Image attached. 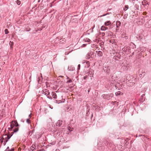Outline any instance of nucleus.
<instances>
[{"label": "nucleus", "instance_id": "1", "mask_svg": "<svg viewBox=\"0 0 151 151\" xmlns=\"http://www.w3.org/2000/svg\"><path fill=\"white\" fill-rule=\"evenodd\" d=\"M126 80L129 82L128 85L132 86L135 84V78L132 76L128 75L126 77Z\"/></svg>", "mask_w": 151, "mask_h": 151}, {"label": "nucleus", "instance_id": "2", "mask_svg": "<svg viewBox=\"0 0 151 151\" xmlns=\"http://www.w3.org/2000/svg\"><path fill=\"white\" fill-rule=\"evenodd\" d=\"M104 143L108 147H111L113 146L112 142L110 140H109V139H107L105 141Z\"/></svg>", "mask_w": 151, "mask_h": 151}, {"label": "nucleus", "instance_id": "3", "mask_svg": "<svg viewBox=\"0 0 151 151\" xmlns=\"http://www.w3.org/2000/svg\"><path fill=\"white\" fill-rule=\"evenodd\" d=\"M103 70L104 72L106 73L107 74L109 75L110 74V69L108 66H104L103 67Z\"/></svg>", "mask_w": 151, "mask_h": 151}, {"label": "nucleus", "instance_id": "4", "mask_svg": "<svg viewBox=\"0 0 151 151\" xmlns=\"http://www.w3.org/2000/svg\"><path fill=\"white\" fill-rule=\"evenodd\" d=\"M129 64H124L122 66V68L124 70H128L129 68Z\"/></svg>", "mask_w": 151, "mask_h": 151}, {"label": "nucleus", "instance_id": "5", "mask_svg": "<svg viewBox=\"0 0 151 151\" xmlns=\"http://www.w3.org/2000/svg\"><path fill=\"white\" fill-rule=\"evenodd\" d=\"M113 96V94L112 93L108 94H106V99L108 100L111 99Z\"/></svg>", "mask_w": 151, "mask_h": 151}, {"label": "nucleus", "instance_id": "6", "mask_svg": "<svg viewBox=\"0 0 151 151\" xmlns=\"http://www.w3.org/2000/svg\"><path fill=\"white\" fill-rule=\"evenodd\" d=\"M43 94L46 96H48L50 94V92L47 89H44L43 90Z\"/></svg>", "mask_w": 151, "mask_h": 151}, {"label": "nucleus", "instance_id": "7", "mask_svg": "<svg viewBox=\"0 0 151 151\" xmlns=\"http://www.w3.org/2000/svg\"><path fill=\"white\" fill-rule=\"evenodd\" d=\"M93 54V52H88L86 56V58L87 59H89L91 58V56Z\"/></svg>", "mask_w": 151, "mask_h": 151}, {"label": "nucleus", "instance_id": "8", "mask_svg": "<svg viewBox=\"0 0 151 151\" xmlns=\"http://www.w3.org/2000/svg\"><path fill=\"white\" fill-rule=\"evenodd\" d=\"M68 70L70 71H73L75 70V68L72 65L68 66Z\"/></svg>", "mask_w": 151, "mask_h": 151}, {"label": "nucleus", "instance_id": "9", "mask_svg": "<svg viewBox=\"0 0 151 151\" xmlns=\"http://www.w3.org/2000/svg\"><path fill=\"white\" fill-rule=\"evenodd\" d=\"M36 146L35 145H32V147L29 148V151H31V150L32 151H34L36 149Z\"/></svg>", "mask_w": 151, "mask_h": 151}, {"label": "nucleus", "instance_id": "10", "mask_svg": "<svg viewBox=\"0 0 151 151\" xmlns=\"http://www.w3.org/2000/svg\"><path fill=\"white\" fill-rule=\"evenodd\" d=\"M96 54L99 57L102 56L103 55L102 52L100 51H96Z\"/></svg>", "mask_w": 151, "mask_h": 151}, {"label": "nucleus", "instance_id": "11", "mask_svg": "<svg viewBox=\"0 0 151 151\" xmlns=\"http://www.w3.org/2000/svg\"><path fill=\"white\" fill-rule=\"evenodd\" d=\"M63 121L61 120H59L57 122L56 125L58 127H60L62 124Z\"/></svg>", "mask_w": 151, "mask_h": 151}, {"label": "nucleus", "instance_id": "12", "mask_svg": "<svg viewBox=\"0 0 151 151\" xmlns=\"http://www.w3.org/2000/svg\"><path fill=\"white\" fill-rule=\"evenodd\" d=\"M6 136H7V134H6L3 135L2 137V138H3V139H5L6 142H7L8 140V139H7L8 137H7Z\"/></svg>", "mask_w": 151, "mask_h": 151}, {"label": "nucleus", "instance_id": "13", "mask_svg": "<svg viewBox=\"0 0 151 151\" xmlns=\"http://www.w3.org/2000/svg\"><path fill=\"white\" fill-rule=\"evenodd\" d=\"M66 79L67 80V81L66 82V83H71L72 82V80L68 76H67Z\"/></svg>", "mask_w": 151, "mask_h": 151}, {"label": "nucleus", "instance_id": "14", "mask_svg": "<svg viewBox=\"0 0 151 151\" xmlns=\"http://www.w3.org/2000/svg\"><path fill=\"white\" fill-rule=\"evenodd\" d=\"M121 23L119 21H117L116 22V27L117 28H118L121 25Z\"/></svg>", "mask_w": 151, "mask_h": 151}, {"label": "nucleus", "instance_id": "15", "mask_svg": "<svg viewBox=\"0 0 151 151\" xmlns=\"http://www.w3.org/2000/svg\"><path fill=\"white\" fill-rule=\"evenodd\" d=\"M101 30H105L108 29V28L107 27H106L104 26H102L101 27Z\"/></svg>", "mask_w": 151, "mask_h": 151}, {"label": "nucleus", "instance_id": "16", "mask_svg": "<svg viewBox=\"0 0 151 151\" xmlns=\"http://www.w3.org/2000/svg\"><path fill=\"white\" fill-rule=\"evenodd\" d=\"M52 96L53 98L55 99H56L57 98V96L56 93L54 92H52Z\"/></svg>", "mask_w": 151, "mask_h": 151}, {"label": "nucleus", "instance_id": "17", "mask_svg": "<svg viewBox=\"0 0 151 151\" xmlns=\"http://www.w3.org/2000/svg\"><path fill=\"white\" fill-rule=\"evenodd\" d=\"M122 37L124 38L125 39L127 40L128 38V37L126 34H122Z\"/></svg>", "mask_w": 151, "mask_h": 151}, {"label": "nucleus", "instance_id": "18", "mask_svg": "<svg viewBox=\"0 0 151 151\" xmlns=\"http://www.w3.org/2000/svg\"><path fill=\"white\" fill-rule=\"evenodd\" d=\"M15 126L14 125V123H12L10 125V127H11V128H9L8 129H9V130H10V129L11 130Z\"/></svg>", "mask_w": 151, "mask_h": 151}, {"label": "nucleus", "instance_id": "19", "mask_svg": "<svg viewBox=\"0 0 151 151\" xmlns=\"http://www.w3.org/2000/svg\"><path fill=\"white\" fill-rule=\"evenodd\" d=\"M111 24V22L110 21H107L105 23V25L106 26H108Z\"/></svg>", "mask_w": 151, "mask_h": 151}, {"label": "nucleus", "instance_id": "20", "mask_svg": "<svg viewBox=\"0 0 151 151\" xmlns=\"http://www.w3.org/2000/svg\"><path fill=\"white\" fill-rule=\"evenodd\" d=\"M65 42V40L64 39H59V42L64 43Z\"/></svg>", "mask_w": 151, "mask_h": 151}, {"label": "nucleus", "instance_id": "21", "mask_svg": "<svg viewBox=\"0 0 151 151\" xmlns=\"http://www.w3.org/2000/svg\"><path fill=\"white\" fill-rule=\"evenodd\" d=\"M142 4L143 5H144L145 4H147V1L146 0H143L142 2Z\"/></svg>", "mask_w": 151, "mask_h": 151}, {"label": "nucleus", "instance_id": "22", "mask_svg": "<svg viewBox=\"0 0 151 151\" xmlns=\"http://www.w3.org/2000/svg\"><path fill=\"white\" fill-rule=\"evenodd\" d=\"M83 41L85 42H89L90 41V40L89 38H87L85 39H84Z\"/></svg>", "mask_w": 151, "mask_h": 151}, {"label": "nucleus", "instance_id": "23", "mask_svg": "<svg viewBox=\"0 0 151 151\" xmlns=\"http://www.w3.org/2000/svg\"><path fill=\"white\" fill-rule=\"evenodd\" d=\"M14 122V125L15 127H17L19 126V124L17 121H15Z\"/></svg>", "mask_w": 151, "mask_h": 151}, {"label": "nucleus", "instance_id": "24", "mask_svg": "<svg viewBox=\"0 0 151 151\" xmlns=\"http://www.w3.org/2000/svg\"><path fill=\"white\" fill-rule=\"evenodd\" d=\"M35 129H33L32 131H29V132L28 135H29L31 133V134H32L35 132Z\"/></svg>", "mask_w": 151, "mask_h": 151}, {"label": "nucleus", "instance_id": "25", "mask_svg": "<svg viewBox=\"0 0 151 151\" xmlns=\"http://www.w3.org/2000/svg\"><path fill=\"white\" fill-rule=\"evenodd\" d=\"M121 92L120 91H118L116 93H115V95L116 96H118L120 95Z\"/></svg>", "mask_w": 151, "mask_h": 151}, {"label": "nucleus", "instance_id": "26", "mask_svg": "<svg viewBox=\"0 0 151 151\" xmlns=\"http://www.w3.org/2000/svg\"><path fill=\"white\" fill-rule=\"evenodd\" d=\"M18 130V128H15L13 130V132H17Z\"/></svg>", "mask_w": 151, "mask_h": 151}, {"label": "nucleus", "instance_id": "27", "mask_svg": "<svg viewBox=\"0 0 151 151\" xmlns=\"http://www.w3.org/2000/svg\"><path fill=\"white\" fill-rule=\"evenodd\" d=\"M129 8V6L128 5H125V6L124 8V10H127Z\"/></svg>", "mask_w": 151, "mask_h": 151}, {"label": "nucleus", "instance_id": "28", "mask_svg": "<svg viewBox=\"0 0 151 151\" xmlns=\"http://www.w3.org/2000/svg\"><path fill=\"white\" fill-rule=\"evenodd\" d=\"M16 3L18 5H19L21 4V1H20L17 0L16 1Z\"/></svg>", "mask_w": 151, "mask_h": 151}, {"label": "nucleus", "instance_id": "29", "mask_svg": "<svg viewBox=\"0 0 151 151\" xmlns=\"http://www.w3.org/2000/svg\"><path fill=\"white\" fill-rule=\"evenodd\" d=\"M106 94H103L101 96L104 99H106Z\"/></svg>", "mask_w": 151, "mask_h": 151}, {"label": "nucleus", "instance_id": "30", "mask_svg": "<svg viewBox=\"0 0 151 151\" xmlns=\"http://www.w3.org/2000/svg\"><path fill=\"white\" fill-rule=\"evenodd\" d=\"M26 122L28 124H29L30 123V120H29V119H27Z\"/></svg>", "mask_w": 151, "mask_h": 151}, {"label": "nucleus", "instance_id": "31", "mask_svg": "<svg viewBox=\"0 0 151 151\" xmlns=\"http://www.w3.org/2000/svg\"><path fill=\"white\" fill-rule=\"evenodd\" d=\"M88 78V76L87 75L84 76L83 78L84 80H86Z\"/></svg>", "mask_w": 151, "mask_h": 151}, {"label": "nucleus", "instance_id": "32", "mask_svg": "<svg viewBox=\"0 0 151 151\" xmlns=\"http://www.w3.org/2000/svg\"><path fill=\"white\" fill-rule=\"evenodd\" d=\"M60 101H58L57 100H55L54 101V102H55V103L59 104L60 103Z\"/></svg>", "mask_w": 151, "mask_h": 151}, {"label": "nucleus", "instance_id": "33", "mask_svg": "<svg viewBox=\"0 0 151 151\" xmlns=\"http://www.w3.org/2000/svg\"><path fill=\"white\" fill-rule=\"evenodd\" d=\"M5 33L6 34H7L9 32L8 30L7 29H6L5 30Z\"/></svg>", "mask_w": 151, "mask_h": 151}, {"label": "nucleus", "instance_id": "34", "mask_svg": "<svg viewBox=\"0 0 151 151\" xmlns=\"http://www.w3.org/2000/svg\"><path fill=\"white\" fill-rule=\"evenodd\" d=\"M13 44H14V43L13 42H11V41L10 42L9 44L10 45L11 47L12 46Z\"/></svg>", "mask_w": 151, "mask_h": 151}, {"label": "nucleus", "instance_id": "35", "mask_svg": "<svg viewBox=\"0 0 151 151\" xmlns=\"http://www.w3.org/2000/svg\"><path fill=\"white\" fill-rule=\"evenodd\" d=\"M80 66H81L80 65L78 64V68H77V70H80Z\"/></svg>", "mask_w": 151, "mask_h": 151}, {"label": "nucleus", "instance_id": "36", "mask_svg": "<svg viewBox=\"0 0 151 151\" xmlns=\"http://www.w3.org/2000/svg\"><path fill=\"white\" fill-rule=\"evenodd\" d=\"M47 98L50 99H52V97L50 96H47Z\"/></svg>", "mask_w": 151, "mask_h": 151}, {"label": "nucleus", "instance_id": "37", "mask_svg": "<svg viewBox=\"0 0 151 151\" xmlns=\"http://www.w3.org/2000/svg\"><path fill=\"white\" fill-rule=\"evenodd\" d=\"M6 137H8L7 138H8L7 139H8V140L11 138L10 137H9V135H7V136H6Z\"/></svg>", "mask_w": 151, "mask_h": 151}, {"label": "nucleus", "instance_id": "38", "mask_svg": "<svg viewBox=\"0 0 151 151\" xmlns=\"http://www.w3.org/2000/svg\"><path fill=\"white\" fill-rule=\"evenodd\" d=\"M0 140L1 141V143H2L3 142V141H4V139H3V138H1L0 139Z\"/></svg>", "mask_w": 151, "mask_h": 151}, {"label": "nucleus", "instance_id": "39", "mask_svg": "<svg viewBox=\"0 0 151 151\" xmlns=\"http://www.w3.org/2000/svg\"><path fill=\"white\" fill-rule=\"evenodd\" d=\"M86 45V44H83V45H82V47H85Z\"/></svg>", "mask_w": 151, "mask_h": 151}, {"label": "nucleus", "instance_id": "40", "mask_svg": "<svg viewBox=\"0 0 151 151\" xmlns=\"http://www.w3.org/2000/svg\"><path fill=\"white\" fill-rule=\"evenodd\" d=\"M13 134H14L13 132H12L9 135H10L11 136H12V135H13Z\"/></svg>", "mask_w": 151, "mask_h": 151}, {"label": "nucleus", "instance_id": "41", "mask_svg": "<svg viewBox=\"0 0 151 151\" xmlns=\"http://www.w3.org/2000/svg\"><path fill=\"white\" fill-rule=\"evenodd\" d=\"M9 151H14V148H12L9 150Z\"/></svg>", "mask_w": 151, "mask_h": 151}, {"label": "nucleus", "instance_id": "42", "mask_svg": "<svg viewBox=\"0 0 151 151\" xmlns=\"http://www.w3.org/2000/svg\"><path fill=\"white\" fill-rule=\"evenodd\" d=\"M7 150H8V151H9V147H8L7 148H6V149Z\"/></svg>", "mask_w": 151, "mask_h": 151}, {"label": "nucleus", "instance_id": "43", "mask_svg": "<svg viewBox=\"0 0 151 151\" xmlns=\"http://www.w3.org/2000/svg\"><path fill=\"white\" fill-rule=\"evenodd\" d=\"M6 141L5 140L4 141V145H6Z\"/></svg>", "mask_w": 151, "mask_h": 151}, {"label": "nucleus", "instance_id": "44", "mask_svg": "<svg viewBox=\"0 0 151 151\" xmlns=\"http://www.w3.org/2000/svg\"><path fill=\"white\" fill-rule=\"evenodd\" d=\"M118 28L116 27V32H117L119 30V29L117 28Z\"/></svg>", "mask_w": 151, "mask_h": 151}, {"label": "nucleus", "instance_id": "45", "mask_svg": "<svg viewBox=\"0 0 151 151\" xmlns=\"http://www.w3.org/2000/svg\"><path fill=\"white\" fill-rule=\"evenodd\" d=\"M30 30H31V29L30 28H29L28 29V30H26V31H30Z\"/></svg>", "mask_w": 151, "mask_h": 151}, {"label": "nucleus", "instance_id": "46", "mask_svg": "<svg viewBox=\"0 0 151 151\" xmlns=\"http://www.w3.org/2000/svg\"><path fill=\"white\" fill-rule=\"evenodd\" d=\"M106 14H104L103 15L101 16V17H103V16H106Z\"/></svg>", "mask_w": 151, "mask_h": 151}, {"label": "nucleus", "instance_id": "47", "mask_svg": "<svg viewBox=\"0 0 151 151\" xmlns=\"http://www.w3.org/2000/svg\"><path fill=\"white\" fill-rule=\"evenodd\" d=\"M125 49H126V48H125V47H124V48H123L122 49V50H123L124 51H125Z\"/></svg>", "mask_w": 151, "mask_h": 151}, {"label": "nucleus", "instance_id": "48", "mask_svg": "<svg viewBox=\"0 0 151 151\" xmlns=\"http://www.w3.org/2000/svg\"><path fill=\"white\" fill-rule=\"evenodd\" d=\"M49 106L50 108L51 109H53V107H52V108L51 107L50 105H49Z\"/></svg>", "mask_w": 151, "mask_h": 151}, {"label": "nucleus", "instance_id": "49", "mask_svg": "<svg viewBox=\"0 0 151 151\" xmlns=\"http://www.w3.org/2000/svg\"><path fill=\"white\" fill-rule=\"evenodd\" d=\"M86 63V64H87L88 63H89V62H84V63Z\"/></svg>", "mask_w": 151, "mask_h": 151}, {"label": "nucleus", "instance_id": "50", "mask_svg": "<svg viewBox=\"0 0 151 151\" xmlns=\"http://www.w3.org/2000/svg\"><path fill=\"white\" fill-rule=\"evenodd\" d=\"M101 45H103V44H104V42H101Z\"/></svg>", "mask_w": 151, "mask_h": 151}, {"label": "nucleus", "instance_id": "51", "mask_svg": "<svg viewBox=\"0 0 151 151\" xmlns=\"http://www.w3.org/2000/svg\"><path fill=\"white\" fill-rule=\"evenodd\" d=\"M132 3L134 4V1L135 0H132Z\"/></svg>", "mask_w": 151, "mask_h": 151}, {"label": "nucleus", "instance_id": "52", "mask_svg": "<svg viewBox=\"0 0 151 151\" xmlns=\"http://www.w3.org/2000/svg\"><path fill=\"white\" fill-rule=\"evenodd\" d=\"M30 115H31V114L29 115V118L30 117Z\"/></svg>", "mask_w": 151, "mask_h": 151}, {"label": "nucleus", "instance_id": "53", "mask_svg": "<svg viewBox=\"0 0 151 151\" xmlns=\"http://www.w3.org/2000/svg\"><path fill=\"white\" fill-rule=\"evenodd\" d=\"M9 135V137H12L10 135Z\"/></svg>", "mask_w": 151, "mask_h": 151}, {"label": "nucleus", "instance_id": "54", "mask_svg": "<svg viewBox=\"0 0 151 151\" xmlns=\"http://www.w3.org/2000/svg\"><path fill=\"white\" fill-rule=\"evenodd\" d=\"M36 151H41V150H37Z\"/></svg>", "mask_w": 151, "mask_h": 151}, {"label": "nucleus", "instance_id": "55", "mask_svg": "<svg viewBox=\"0 0 151 151\" xmlns=\"http://www.w3.org/2000/svg\"><path fill=\"white\" fill-rule=\"evenodd\" d=\"M88 91V92H89V90Z\"/></svg>", "mask_w": 151, "mask_h": 151}]
</instances>
